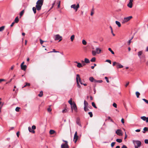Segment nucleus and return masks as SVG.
I'll list each match as a JSON object with an SVG mask.
<instances>
[{"mask_svg":"<svg viewBox=\"0 0 148 148\" xmlns=\"http://www.w3.org/2000/svg\"><path fill=\"white\" fill-rule=\"evenodd\" d=\"M62 141L63 142H65V143L62 144L61 145V148H69L68 141L64 140H63Z\"/></svg>","mask_w":148,"mask_h":148,"instance_id":"7ed1b4c3","label":"nucleus"},{"mask_svg":"<svg viewBox=\"0 0 148 148\" xmlns=\"http://www.w3.org/2000/svg\"><path fill=\"white\" fill-rule=\"evenodd\" d=\"M40 43L41 44H42L44 42H45V41H44L43 40H42L41 39H40Z\"/></svg>","mask_w":148,"mask_h":148,"instance_id":"5fc2aeb1","label":"nucleus"},{"mask_svg":"<svg viewBox=\"0 0 148 148\" xmlns=\"http://www.w3.org/2000/svg\"><path fill=\"white\" fill-rule=\"evenodd\" d=\"M76 123L77 124L81 126V124H80V120L79 118H77L76 120Z\"/></svg>","mask_w":148,"mask_h":148,"instance_id":"2eb2a0df","label":"nucleus"},{"mask_svg":"<svg viewBox=\"0 0 148 148\" xmlns=\"http://www.w3.org/2000/svg\"><path fill=\"white\" fill-rule=\"evenodd\" d=\"M21 69L25 71L27 68V66L26 65L21 66Z\"/></svg>","mask_w":148,"mask_h":148,"instance_id":"f3484780","label":"nucleus"},{"mask_svg":"<svg viewBox=\"0 0 148 148\" xmlns=\"http://www.w3.org/2000/svg\"><path fill=\"white\" fill-rule=\"evenodd\" d=\"M76 76V81H77V80H78L81 84H82L83 83L81 80L79 75V74H77Z\"/></svg>","mask_w":148,"mask_h":148,"instance_id":"1a4fd4ad","label":"nucleus"},{"mask_svg":"<svg viewBox=\"0 0 148 148\" xmlns=\"http://www.w3.org/2000/svg\"><path fill=\"white\" fill-rule=\"evenodd\" d=\"M20 109V108L19 107H17L15 109V110L17 112H18L19 111V110Z\"/></svg>","mask_w":148,"mask_h":148,"instance_id":"37998d69","label":"nucleus"},{"mask_svg":"<svg viewBox=\"0 0 148 148\" xmlns=\"http://www.w3.org/2000/svg\"><path fill=\"white\" fill-rule=\"evenodd\" d=\"M60 1H59V3L58 5V8H59L60 7Z\"/></svg>","mask_w":148,"mask_h":148,"instance_id":"6e6d98bb","label":"nucleus"},{"mask_svg":"<svg viewBox=\"0 0 148 148\" xmlns=\"http://www.w3.org/2000/svg\"><path fill=\"white\" fill-rule=\"evenodd\" d=\"M88 105V103L85 100L84 101V107H87Z\"/></svg>","mask_w":148,"mask_h":148,"instance_id":"a211bd4d","label":"nucleus"},{"mask_svg":"<svg viewBox=\"0 0 148 148\" xmlns=\"http://www.w3.org/2000/svg\"><path fill=\"white\" fill-rule=\"evenodd\" d=\"M96 51L97 52V54H99L101 53V50L100 49L97 47L96 48Z\"/></svg>","mask_w":148,"mask_h":148,"instance_id":"4468645a","label":"nucleus"},{"mask_svg":"<svg viewBox=\"0 0 148 148\" xmlns=\"http://www.w3.org/2000/svg\"><path fill=\"white\" fill-rule=\"evenodd\" d=\"M77 86L79 88H80V87H81V86H80V84H79V81L77 80Z\"/></svg>","mask_w":148,"mask_h":148,"instance_id":"49530a36","label":"nucleus"},{"mask_svg":"<svg viewBox=\"0 0 148 148\" xmlns=\"http://www.w3.org/2000/svg\"><path fill=\"white\" fill-rule=\"evenodd\" d=\"M116 141L119 143H121L122 141V140L120 139H117L116 140Z\"/></svg>","mask_w":148,"mask_h":148,"instance_id":"ea45409f","label":"nucleus"},{"mask_svg":"<svg viewBox=\"0 0 148 148\" xmlns=\"http://www.w3.org/2000/svg\"><path fill=\"white\" fill-rule=\"evenodd\" d=\"M51 110L52 109L50 107L47 108V111L48 112H51Z\"/></svg>","mask_w":148,"mask_h":148,"instance_id":"de8ad7c7","label":"nucleus"},{"mask_svg":"<svg viewBox=\"0 0 148 148\" xmlns=\"http://www.w3.org/2000/svg\"><path fill=\"white\" fill-rule=\"evenodd\" d=\"M129 82H128L126 84H125V86L126 87H127V86L129 84Z\"/></svg>","mask_w":148,"mask_h":148,"instance_id":"0e129e2a","label":"nucleus"},{"mask_svg":"<svg viewBox=\"0 0 148 148\" xmlns=\"http://www.w3.org/2000/svg\"><path fill=\"white\" fill-rule=\"evenodd\" d=\"M55 132V131L52 130H51L49 131V133L51 134H53Z\"/></svg>","mask_w":148,"mask_h":148,"instance_id":"4be33fe9","label":"nucleus"},{"mask_svg":"<svg viewBox=\"0 0 148 148\" xmlns=\"http://www.w3.org/2000/svg\"><path fill=\"white\" fill-rule=\"evenodd\" d=\"M84 110L85 112H87L89 110V109L87 108V107H84Z\"/></svg>","mask_w":148,"mask_h":148,"instance_id":"58836bf2","label":"nucleus"},{"mask_svg":"<svg viewBox=\"0 0 148 148\" xmlns=\"http://www.w3.org/2000/svg\"><path fill=\"white\" fill-rule=\"evenodd\" d=\"M116 134L119 136H122L123 134L122 133V131L120 130H117L116 132Z\"/></svg>","mask_w":148,"mask_h":148,"instance_id":"9d476101","label":"nucleus"},{"mask_svg":"<svg viewBox=\"0 0 148 148\" xmlns=\"http://www.w3.org/2000/svg\"><path fill=\"white\" fill-rule=\"evenodd\" d=\"M5 27V26H2L0 27V32H1L4 30Z\"/></svg>","mask_w":148,"mask_h":148,"instance_id":"cd10ccee","label":"nucleus"},{"mask_svg":"<svg viewBox=\"0 0 148 148\" xmlns=\"http://www.w3.org/2000/svg\"><path fill=\"white\" fill-rule=\"evenodd\" d=\"M115 144V142H112L111 144V146L113 147Z\"/></svg>","mask_w":148,"mask_h":148,"instance_id":"864d4df0","label":"nucleus"},{"mask_svg":"<svg viewBox=\"0 0 148 148\" xmlns=\"http://www.w3.org/2000/svg\"><path fill=\"white\" fill-rule=\"evenodd\" d=\"M103 82V81L102 80H96V81H95V82H97L99 83H101Z\"/></svg>","mask_w":148,"mask_h":148,"instance_id":"c03bdc74","label":"nucleus"},{"mask_svg":"<svg viewBox=\"0 0 148 148\" xmlns=\"http://www.w3.org/2000/svg\"><path fill=\"white\" fill-rule=\"evenodd\" d=\"M82 43L83 45H85L87 44L85 40H83L82 41Z\"/></svg>","mask_w":148,"mask_h":148,"instance_id":"a19ab883","label":"nucleus"},{"mask_svg":"<svg viewBox=\"0 0 148 148\" xmlns=\"http://www.w3.org/2000/svg\"><path fill=\"white\" fill-rule=\"evenodd\" d=\"M32 129L30 127H28V130L30 132H31V131H32Z\"/></svg>","mask_w":148,"mask_h":148,"instance_id":"bf43d9fd","label":"nucleus"},{"mask_svg":"<svg viewBox=\"0 0 148 148\" xmlns=\"http://www.w3.org/2000/svg\"><path fill=\"white\" fill-rule=\"evenodd\" d=\"M88 114L90 115V117H92V116L93 115L91 112H89Z\"/></svg>","mask_w":148,"mask_h":148,"instance_id":"8fccbe9b","label":"nucleus"},{"mask_svg":"<svg viewBox=\"0 0 148 148\" xmlns=\"http://www.w3.org/2000/svg\"><path fill=\"white\" fill-rule=\"evenodd\" d=\"M89 80L92 82H95L96 81V79H95L93 77H89Z\"/></svg>","mask_w":148,"mask_h":148,"instance_id":"dca6fc26","label":"nucleus"},{"mask_svg":"<svg viewBox=\"0 0 148 148\" xmlns=\"http://www.w3.org/2000/svg\"><path fill=\"white\" fill-rule=\"evenodd\" d=\"M133 142L135 148H138L140 147L141 145V142L139 140H133Z\"/></svg>","mask_w":148,"mask_h":148,"instance_id":"f03ea898","label":"nucleus"},{"mask_svg":"<svg viewBox=\"0 0 148 148\" xmlns=\"http://www.w3.org/2000/svg\"><path fill=\"white\" fill-rule=\"evenodd\" d=\"M19 19L18 16L16 17L15 19L14 22L16 23H17L19 21Z\"/></svg>","mask_w":148,"mask_h":148,"instance_id":"6ab92c4d","label":"nucleus"},{"mask_svg":"<svg viewBox=\"0 0 148 148\" xmlns=\"http://www.w3.org/2000/svg\"><path fill=\"white\" fill-rule=\"evenodd\" d=\"M36 8L35 7H33L32 8V10H33L34 12V14L36 13Z\"/></svg>","mask_w":148,"mask_h":148,"instance_id":"c9c22d12","label":"nucleus"},{"mask_svg":"<svg viewBox=\"0 0 148 148\" xmlns=\"http://www.w3.org/2000/svg\"><path fill=\"white\" fill-rule=\"evenodd\" d=\"M115 23L119 27H120L121 26V23L117 21H116Z\"/></svg>","mask_w":148,"mask_h":148,"instance_id":"412c9836","label":"nucleus"},{"mask_svg":"<svg viewBox=\"0 0 148 148\" xmlns=\"http://www.w3.org/2000/svg\"><path fill=\"white\" fill-rule=\"evenodd\" d=\"M144 131H143V133H145V131H148V128L147 127H145L143 129Z\"/></svg>","mask_w":148,"mask_h":148,"instance_id":"b1692460","label":"nucleus"},{"mask_svg":"<svg viewBox=\"0 0 148 148\" xmlns=\"http://www.w3.org/2000/svg\"><path fill=\"white\" fill-rule=\"evenodd\" d=\"M105 78L106 80V82H107V83H109V80H108V77H105Z\"/></svg>","mask_w":148,"mask_h":148,"instance_id":"3c124183","label":"nucleus"},{"mask_svg":"<svg viewBox=\"0 0 148 148\" xmlns=\"http://www.w3.org/2000/svg\"><path fill=\"white\" fill-rule=\"evenodd\" d=\"M142 100L144 101L147 104H148V100H146L145 99H143Z\"/></svg>","mask_w":148,"mask_h":148,"instance_id":"09e8293b","label":"nucleus"},{"mask_svg":"<svg viewBox=\"0 0 148 148\" xmlns=\"http://www.w3.org/2000/svg\"><path fill=\"white\" fill-rule=\"evenodd\" d=\"M84 62L86 63H89L90 62L89 60L87 58H85Z\"/></svg>","mask_w":148,"mask_h":148,"instance_id":"aec40b11","label":"nucleus"},{"mask_svg":"<svg viewBox=\"0 0 148 148\" xmlns=\"http://www.w3.org/2000/svg\"><path fill=\"white\" fill-rule=\"evenodd\" d=\"M118 62H113V66H114L115 65H116L117 63Z\"/></svg>","mask_w":148,"mask_h":148,"instance_id":"13d9d810","label":"nucleus"},{"mask_svg":"<svg viewBox=\"0 0 148 148\" xmlns=\"http://www.w3.org/2000/svg\"><path fill=\"white\" fill-rule=\"evenodd\" d=\"M15 23V22H13V23H12L10 25V26L11 27H12V26H13L14 25Z\"/></svg>","mask_w":148,"mask_h":148,"instance_id":"338daca9","label":"nucleus"},{"mask_svg":"<svg viewBox=\"0 0 148 148\" xmlns=\"http://www.w3.org/2000/svg\"><path fill=\"white\" fill-rule=\"evenodd\" d=\"M94 8H92V9L91 11V12L90 15L91 16H92L94 13Z\"/></svg>","mask_w":148,"mask_h":148,"instance_id":"f704fd0d","label":"nucleus"},{"mask_svg":"<svg viewBox=\"0 0 148 148\" xmlns=\"http://www.w3.org/2000/svg\"><path fill=\"white\" fill-rule=\"evenodd\" d=\"M36 129V126L34 125H33L32 126V129L33 130H35Z\"/></svg>","mask_w":148,"mask_h":148,"instance_id":"4d7b16f0","label":"nucleus"},{"mask_svg":"<svg viewBox=\"0 0 148 148\" xmlns=\"http://www.w3.org/2000/svg\"><path fill=\"white\" fill-rule=\"evenodd\" d=\"M92 106L95 108H97V107L96 106L95 103L94 102L92 103Z\"/></svg>","mask_w":148,"mask_h":148,"instance_id":"79ce46f5","label":"nucleus"},{"mask_svg":"<svg viewBox=\"0 0 148 148\" xmlns=\"http://www.w3.org/2000/svg\"><path fill=\"white\" fill-rule=\"evenodd\" d=\"M71 108L72 109V112H73V110L75 112H77V106L75 103H73V104L71 105Z\"/></svg>","mask_w":148,"mask_h":148,"instance_id":"0eeeda50","label":"nucleus"},{"mask_svg":"<svg viewBox=\"0 0 148 148\" xmlns=\"http://www.w3.org/2000/svg\"><path fill=\"white\" fill-rule=\"evenodd\" d=\"M75 38V36L74 35H72L71 37V41H73Z\"/></svg>","mask_w":148,"mask_h":148,"instance_id":"c756f323","label":"nucleus"},{"mask_svg":"<svg viewBox=\"0 0 148 148\" xmlns=\"http://www.w3.org/2000/svg\"><path fill=\"white\" fill-rule=\"evenodd\" d=\"M96 53H97V52L96 51L94 50H92V54L93 56H95Z\"/></svg>","mask_w":148,"mask_h":148,"instance_id":"bb28decb","label":"nucleus"},{"mask_svg":"<svg viewBox=\"0 0 148 148\" xmlns=\"http://www.w3.org/2000/svg\"><path fill=\"white\" fill-rule=\"evenodd\" d=\"M24 12V10H23L22 11H21L19 14V15L20 16V18H21L22 16L23 15V14Z\"/></svg>","mask_w":148,"mask_h":148,"instance_id":"a878e982","label":"nucleus"},{"mask_svg":"<svg viewBox=\"0 0 148 148\" xmlns=\"http://www.w3.org/2000/svg\"><path fill=\"white\" fill-rule=\"evenodd\" d=\"M55 40H59V41H60L62 40V36H60L59 34H57L55 36Z\"/></svg>","mask_w":148,"mask_h":148,"instance_id":"6e6552de","label":"nucleus"},{"mask_svg":"<svg viewBox=\"0 0 148 148\" xmlns=\"http://www.w3.org/2000/svg\"><path fill=\"white\" fill-rule=\"evenodd\" d=\"M30 85V83H27V82H26L25 83V85L23 87H22V88L26 87L27 86H29Z\"/></svg>","mask_w":148,"mask_h":148,"instance_id":"7c9ffc66","label":"nucleus"},{"mask_svg":"<svg viewBox=\"0 0 148 148\" xmlns=\"http://www.w3.org/2000/svg\"><path fill=\"white\" fill-rule=\"evenodd\" d=\"M96 60V58L95 57L92 58L91 60H90V61L91 62H95Z\"/></svg>","mask_w":148,"mask_h":148,"instance_id":"e433bc0d","label":"nucleus"},{"mask_svg":"<svg viewBox=\"0 0 148 148\" xmlns=\"http://www.w3.org/2000/svg\"><path fill=\"white\" fill-rule=\"evenodd\" d=\"M69 103L71 105L73 104L72 103V99L71 98L68 101Z\"/></svg>","mask_w":148,"mask_h":148,"instance_id":"2f4dec72","label":"nucleus"},{"mask_svg":"<svg viewBox=\"0 0 148 148\" xmlns=\"http://www.w3.org/2000/svg\"><path fill=\"white\" fill-rule=\"evenodd\" d=\"M140 118L143 121H146L147 123H148V117H146L145 116H141Z\"/></svg>","mask_w":148,"mask_h":148,"instance_id":"f8f14e48","label":"nucleus"},{"mask_svg":"<svg viewBox=\"0 0 148 148\" xmlns=\"http://www.w3.org/2000/svg\"><path fill=\"white\" fill-rule=\"evenodd\" d=\"M106 61L109 63L110 64H111V61L110 60H106Z\"/></svg>","mask_w":148,"mask_h":148,"instance_id":"052dcab7","label":"nucleus"},{"mask_svg":"<svg viewBox=\"0 0 148 148\" xmlns=\"http://www.w3.org/2000/svg\"><path fill=\"white\" fill-rule=\"evenodd\" d=\"M116 66L117 68H121L123 67V65H121L119 63H117Z\"/></svg>","mask_w":148,"mask_h":148,"instance_id":"ddd939ff","label":"nucleus"},{"mask_svg":"<svg viewBox=\"0 0 148 148\" xmlns=\"http://www.w3.org/2000/svg\"><path fill=\"white\" fill-rule=\"evenodd\" d=\"M52 52H55V53H57V52H59V51H56L55 50V49H53V51H50L49 52H48V53H52Z\"/></svg>","mask_w":148,"mask_h":148,"instance_id":"a18cd8bd","label":"nucleus"},{"mask_svg":"<svg viewBox=\"0 0 148 148\" xmlns=\"http://www.w3.org/2000/svg\"><path fill=\"white\" fill-rule=\"evenodd\" d=\"M132 16H129L127 17L124 18L122 21V23H125L127 22L130 19H131L132 18Z\"/></svg>","mask_w":148,"mask_h":148,"instance_id":"20e7f679","label":"nucleus"},{"mask_svg":"<svg viewBox=\"0 0 148 148\" xmlns=\"http://www.w3.org/2000/svg\"><path fill=\"white\" fill-rule=\"evenodd\" d=\"M145 143L146 144H148V139H145Z\"/></svg>","mask_w":148,"mask_h":148,"instance_id":"680f3d73","label":"nucleus"},{"mask_svg":"<svg viewBox=\"0 0 148 148\" xmlns=\"http://www.w3.org/2000/svg\"><path fill=\"white\" fill-rule=\"evenodd\" d=\"M136 97L137 98H138L139 97V96L140 95V93L138 92H136Z\"/></svg>","mask_w":148,"mask_h":148,"instance_id":"473e14b6","label":"nucleus"},{"mask_svg":"<svg viewBox=\"0 0 148 148\" xmlns=\"http://www.w3.org/2000/svg\"><path fill=\"white\" fill-rule=\"evenodd\" d=\"M77 67L78 68H80L81 67H82V64L80 63H78L77 65Z\"/></svg>","mask_w":148,"mask_h":148,"instance_id":"393cba45","label":"nucleus"},{"mask_svg":"<svg viewBox=\"0 0 148 148\" xmlns=\"http://www.w3.org/2000/svg\"><path fill=\"white\" fill-rule=\"evenodd\" d=\"M44 0H38L36 3V7L38 10L41 9V7L43 5Z\"/></svg>","mask_w":148,"mask_h":148,"instance_id":"f257e3e1","label":"nucleus"},{"mask_svg":"<svg viewBox=\"0 0 148 148\" xmlns=\"http://www.w3.org/2000/svg\"><path fill=\"white\" fill-rule=\"evenodd\" d=\"M131 40H130L128 42V45H130V43H131Z\"/></svg>","mask_w":148,"mask_h":148,"instance_id":"774afa93","label":"nucleus"},{"mask_svg":"<svg viewBox=\"0 0 148 148\" xmlns=\"http://www.w3.org/2000/svg\"><path fill=\"white\" fill-rule=\"evenodd\" d=\"M121 148H127L126 146L125 145H123Z\"/></svg>","mask_w":148,"mask_h":148,"instance_id":"69168bd1","label":"nucleus"},{"mask_svg":"<svg viewBox=\"0 0 148 148\" xmlns=\"http://www.w3.org/2000/svg\"><path fill=\"white\" fill-rule=\"evenodd\" d=\"M43 95V93L42 91L40 92L39 94L38 95V96L40 97H42Z\"/></svg>","mask_w":148,"mask_h":148,"instance_id":"c85d7f7f","label":"nucleus"},{"mask_svg":"<svg viewBox=\"0 0 148 148\" xmlns=\"http://www.w3.org/2000/svg\"><path fill=\"white\" fill-rule=\"evenodd\" d=\"M79 4H77V5L75 4H74L72 5L71 6V8L75 10V11H77L78 9L79 8Z\"/></svg>","mask_w":148,"mask_h":148,"instance_id":"423d86ee","label":"nucleus"},{"mask_svg":"<svg viewBox=\"0 0 148 148\" xmlns=\"http://www.w3.org/2000/svg\"><path fill=\"white\" fill-rule=\"evenodd\" d=\"M67 111V108L66 106L65 108L62 111V112L63 113H64L66 112Z\"/></svg>","mask_w":148,"mask_h":148,"instance_id":"5701e85b","label":"nucleus"},{"mask_svg":"<svg viewBox=\"0 0 148 148\" xmlns=\"http://www.w3.org/2000/svg\"><path fill=\"white\" fill-rule=\"evenodd\" d=\"M142 53H143L142 51H140L138 52V55L140 58V56H141L142 54Z\"/></svg>","mask_w":148,"mask_h":148,"instance_id":"72a5a7b5","label":"nucleus"},{"mask_svg":"<svg viewBox=\"0 0 148 148\" xmlns=\"http://www.w3.org/2000/svg\"><path fill=\"white\" fill-rule=\"evenodd\" d=\"M121 122L123 124L124 123V120L123 119H122L121 120Z\"/></svg>","mask_w":148,"mask_h":148,"instance_id":"e2e57ef3","label":"nucleus"},{"mask_svg":"<svg viewBox=\"0 0 148 148\" xmlns=\"http://www.w3.org/2000/svg\"><path fill=\"white\" fill-rule=\"evenodd\" d=\"M133 0H130L129 3L127 5V6L130 8H132V7Z\"/></svg>","mask_w":148,"mask_h":148,"instance_id":"9b49d317","label":"nucleus"},{"mask_svg":"<svg viewBox=\"0 0 148 148\" xmlns=\"http://www.w3.org/2000/svg\"><path fill=\"white\" fill-rule=\"evenodd\" d=\"M115 108H117V104L115 103H114L112 105Z\"/></svg>","mask_w":148,"mask_h":148,"instance_id":"603ef678","label":"nucleus"},{"mask_svg":"<svg viewBox=\"0 0 148 148\" xmlns=\"http://www.w3.org/2000/svg\"><path fill=\"white\" fill-rule=\"evenodd\" d=\"M108 50L112 54H114V52L111 49V48H108Z\"/></svg>","mask_w":148,"mask_h":148,"instance_id":"4c0bfd02","label":"nucleus"},{"mask_svg":"<svg viewBox=\"0 0 148 148\" xmlns=\"http://www.w3.org/2000/svg\"><path fill=\"white\" fill-rule=\"evenodd\" d=\"M79 138V136L77 135V132H76L75 133L74 136V141L75 143H76Z\"/></svg>","mask_w":148,"mask_h":148,"instance_id":"39448f33","label":"nucleus"}]
</instances>
